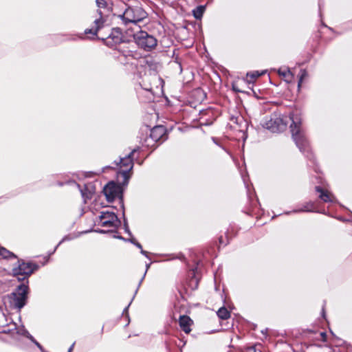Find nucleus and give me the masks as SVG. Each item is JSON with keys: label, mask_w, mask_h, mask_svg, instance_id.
<instances>
[{"label": "nucleus", "mask_w": 352, "mask_h": 352, "mask_svg": "<svg viewBox=\"0 0 352 352\" xmlns=\"http://www.w3.org/2000/svg\"><path fill=\"white\" fill-rule=\"evenodd\" d=\"M28 292V286L25 284H21L17 287L15 292L8 296L13 308L21 310L26 305Z\"/></svg>", "instance_id": "obj_4"}, {"label": "nucleus", "mask_w": 352, "mask_h": 352, "mask_svg": "<svg viewBox=\"0 0 352 352\" xmlns=\"http://www.w3.org/2000/svg\"><path fill=\"white\" fill-rule=\"evenodd\" d=\"M66 240H69V238H68L67 236H65L60 242L59 243L56 245V248H58V246L61 244L63 241H66Z\"/></svg>", "instance_id": "obj_27"}, {"label": "nucleus", "mask_w": 352, "mask_h": 352, "mask_svg": "<svg viewBox=\"0 0 352 352\" xmlns=\"http://www.w3.org/2000/svg\"><path fill=\"white\" fill-rule=\"evenodd\" d=\"M108 40H112L114 43H119L122 41L121 32L119 29L114 30L111 34L108 36ZM110 41H108L109 43Z\"/></svg>", "instance_id": "obj_13"}, {"label": "nucleus", "mask_w": 352, "mask_h": 352, "mask_svg": "<svg viewBox=\"0 0 352 352\" xmlns=\"http://www.w3.org/2000/svg\"><path fill=\"white\" fill-rule=\"evenodd\" d=\"M74 346V343H73L72 344V346L69 347V349H68V352H72V350H73Z\"/></svg>", "instance_id": "obj_32"}, {"label": "nucleus", "mask_w": 352, "mask_h": 352, "mask_svg": "<svg viewBox=\"0 0 352 352\" xmlns=\"http://www.w3.org/2000/svg\"><path fill=\"white\" fill-rule=\"evenodd\" d=\"M80 192H81L82 196L83 197H85V193L82 191V190H80Z\"/></svg>", "instance_id": "obj_33"}, {"label": "nucleus", "mask_w": 352, "mask_h": 352, "mask_svg": "<svg viewBox=\"0 0 352 352\" xmlns=\"http://www.w3.org/2000/svg\"><path fill=\"white\" fill-rule=\"evenodd\" d=\"M131 303V301L129 302V304L128 305V306H127V307H126L124 308V309L123 310V313H122V314H123V315H124V314H126V316L127 317H129V315H128V309H129V307L130 306Z\"/></svg>", "instance_id": "obj_26"}, {"label": "nucleus", "mask_w": 352, "mask_h": 352, "mask_svg": "<svg viewBox=\"0 0 352 352\" xmlns=\"http://www.w3.org/2000/svg\"><path fill=\"white\" fill-rule=\"evenodd\" d=\"M322 314H323V316H324V308L322 309Z\"/></svg>", "instance_id": "obj_35"}, {"label": "nucleus", "mask_w": 352, "mask_h": 352, "mask_svg": "<svg viewBox=\"0 0 352 352\" xmlns=\"http://www.w3.org/2000/svg\"><path fill=\"white\" fill-rule=\"evenodd\" d=\"M254 350L252 349L249 350V352H252Z\"/></svg>", "instance_id": "obj_37"}, {"label": "nucleus", "mask_w": 352, "mask_h": 352, "mask_svg": "<svg viewBox=\"0 0 352 352\" xmlns=\"http://www.w3.org/2000/svg\"><path fill=\"white\" fill-rule=\"evenodd\" d=\"M278 73L280 76L285 77L288 80H291L292 78H293V74L289 68H284V69L280 68L278 70Z\"/></svg>", "instance_id": "obj_18"}, {"label": "nucleus", "mask_w": 352, "mask_h": 352, "mask_svg": "<svg viewBox=\"0 0 352 352\" xmlns=\"http://www.w3.org/2000/svg\"><path fill=\"white\" fill-rule=\"evenodd\" d=\"M103 192L109 202H112L116 198L121 196V188L115 182L108 183L103 188Z\"/></svg>", "instance_id": "obj_8"}, {"label": "nucleus", "mask_w": 352, "mask_h": 352, "mask_svg": "<svg viewBox=\"0 0 352 352\" xmlns=\"http://www.w3.org/2000/svg\"><path fill=\"white\" fill-rule=\"evenodd\" d=\"M165 133L166 130L163 126H156L151 129L150 133V138L154 142H158L160 140L163 141Z\"/></svg>", "instance_id": "obj_10"}, {"label": "nucleus", "mask_w": 352, "mask_h": 352, "mask_svg": "<svg viewBox=\"0 0 352 352\" xmlns=\"http://www.w3.org/2000/svg\"><path fill=\"white\" fill-rule=\"evenodd\" d=\"M25 333H27V338H29L35 345L41 350L42 352L44 351L43 346L34 338V337L29 333L28 331H25Z\"/></svg>", "instance_id": "obj_19"}, {"label": "nucleus", "mask_w": 352, "mask_h": 352, "mask_svg": "<svg viewBox=\"0 0 352 352\" xmlns=\"http://www.w3.org/2000/svg\"><path fill=\"white\" fill-rule=\"evenodd\" d=\"M124 25H130L129 30L140 29L138 23L147 17L146 12L143 9L140 3L126 4L124 12L118 15Z\"/></svg>", "instance_id": "obj_2"}, {"label": "nucleus", "mask_w": 352, "mask_h": 352, "mask_svg": "<svg viewBox=\"0 0 352 352\" xmlns=\"http://www.w3.org/2000/svg\"><path fill=\"white\" fill-rule=\"evenodd\" d=\"M129 241L133 244H135V243L137 242L136 240L133 238L129 239Z\"/></svg>", "instance_id": "obj_31"}, {"label": "nucleus", "mask_w": 352, "mask_h": 352, "mask_svg": "<svg viewBox=\"0 0 352 352\" xmlns=\"http://www.w3.org/2000/svg\"><path fill=\"white\" fill-rule=\"evenodd\" d=\"M262 74H260L258 72H254L252 73H248L247 77H250L251 80H254L259 77Z\"/></svg>", "instance_id": "obj_21"}, {"label": "nucleus", "mask_w": 352, "mask_h": 352, "mask_svg": "<svg viewBox=\"0 0 352 352\" xmlns=\"http://www.w3.org/2000/svg\"><path fill=\"white\" fill-rule=\"evenodd\" d=\"M316 190L320 192L319 197L324 202H333L335 201L334 196L327 190H324L320 186H316Z\"/></svg>", "instance_id": "obj_12"}, {"label": "nucleus", "mask_w": 352, "mask_h": 352, "mask_svg": "<svg viewBox=\"0 0 352 352\" xmlns=\"http://www.w3.org/2000/svg\"><path fill=\"white\" fill-rule=\"evenodd\" d=\"M306 76H307V72L305 69H301L300 72V78H299L298 85V87L300 86L303 78H305Z\"/></svg>", "instance_id": "obj_22"}, {"label": "nucleus", "mask_w": 352, "mask_h": 352, "mask_svg": "<svg viewBox=\"0 0 352 352\" xmlns=\"http://www.w3.org/2000/svg\"><path fill=\"white\" fill-rule=\"evenodd\" d=\"M141 254H142L143 255H144V256H147L148 252H146V251H144V250H143V249H142V250H141Z\"/></svg>", "instance_id": "obj_30"}, {"label": "nucleus", "mask_w": 352, "mask_h": 352, "mask_svg": "<svg viewBox=\"0 0 352 352\" xmlns=\"http://www.w3.org/2000/svg\"><path fill=\"white\" fill-rule=\"evenodd\" d=\"M118 238H119V239H123L122 236H118Z\"/></svg>", "instance_id": "obj_36"}, {"label": "nucleus", "mask_w": 352, "mask_h": 352, "mask_svg": "<svg viewBox=\"0 0 352 352\" xmlns=\"http://www.w3.org/2000/svg\"><path fill=\"white\" fill-rule=\"evenodd\" d=\"M320 336H321V337L322 338V340H325V338H326V333H324V332H322V333H320Z\"/></svg>", "instance_id": "obj_29"}, {"label": "nucleus", "mask_w": 352, "mask_h": 352, "mask_svg": "<svg viewBox=\"0 0 352 352\" xmlns=\"http://www.w3.org/2000/svg\"><path fill=\"white\" fill-rule=\"evenodd\" d=\"M137 148L133 149L127 155L120 159V162H115L116 166L120 165V173L122 175L125 180H128L129 176V173L132 170L133 167V162L132 156L137 151Z\"/></svg>", "instance_id": "obj_7"}, {"label": "nucleus", "mask_w": 352, "mask_h": 352, "mask_svg": "<svg viewBox=\"0 0 352 352\" xmlns=\"http://www.w3.org/2000/svg\"><path fill=\"white\" fill-rule=\"evenodd\" d=\"M0 256H1L3 258H16V256L14 253L10 252L7 249H6L3 247H1V246H0Z\"/></svg>", "instance_id": "obj_16"}, {"label": "nucleus", "mask_w": 352, "mask_h": 352, "mask_svg": "<svg viewBox=\"0 0 352 352\" xmlns=\"http://www.w3.org/2000/svg\"><path fill=\"white\" fill-rule=\"evenodd\" d=\"M124 226L125 231L131 236V233L129 229L128 224H127V222L126 221V220H124Z\"/></svg>", "instance_id": "obj_25"}, {"label": "nucleus", "mask_w": 352, "mask_h": 352, "mask_svg": "<svg viewBox=\"0 0 352 352\" xmlns=\"http://www.w3.org/2000/svg\"><path fill=\"white\" fill-rule=\"evenodd\" d=\"M218 317L223 320H226L230 317L229 311L224 307H221L217 312Z\"/></svg>", "instance_id": "obj_17"}, {"label": "nucleus", "mask_w": 352, "mask_h": 352, "mask_svg": "<svg viewBox=\"0 0 352 352\" xmlns=\"http://www.w3.org/2000/svg\"><path fill=\"white\" fill-rule=\"evenodd\" d=\"M146 271L144 272V275H143L142 278H141V280H140V283H139V284H138V287L140 286V285H141L142 282L143 281V279L144 278V277H145V276H146V272H147L148 269V268H149V267H150V264H146Z\"/></svg>", "instance_id": "obj_23"}, {"label": "nucleus", "mask_w": 352, "mask_h": 352, "mask_svg": "<svg viewBox=\"0 0 352 352\" xmlns=\"http://www.w3.org/2000/svg\"><path fill=\"white\" fill-rule=\"evenodd\" d=\"M206 10L205 6H199L192 10V14L196 19H201Z\"/></svg>", "instance_id": "obj_15"}, {"label": "nucleus", "mask_w": 352, "mask_h": 352, "mask_svg": "<svg viewBox=\"0 0 352 352\" xmlns=\"http://www.w3.org/2000/svg\"><path fill=\"white\" fill-rule=\"evenodd\" d=\"M127 34L129 36L133 38L140 48L144 49L145 51H150L157 45V39L146 32L141 30V29L128 30Z\"/></svg>", "instance_id": "obj_3"}, {"label": "nucleus", "mask_w": 352, "mask_h": 352, "mask_svg": "<svg viewBox=\"0 0 352 352\" xmlns=\"http://www.w3.org/2000/svg\"><path fill=\"white\" fill-rule=\"evenodd\" d=\"M37 269L38 265L36 264L18 260V265L12 269V274L17 277L19 280H23L29 277Z\"/></svg>", "instance_id": "obj_6"}, {"label": "nucleus", "mask_w": 352, "mask_h": 352, "mask_svg": "<svg viewBox=\"0 0 352 352\" xmlns=\"http://www.w3.org/2000/svg\"><path fill=\"white\" fill-rule=\"evenodd\" d=\"M25 331H27V330L23 327L21 329L18 330V333L27 337V333H25Z\"/></svg>", "instance_id": "obj_24"}, {"label": "nucleus", "mask_w": 352, "mask_h": 352, "mask_svg": "<svg viewBox=\"0 0 352 352\" xmlns=\"http://www.w3.org/2000/svg\"><path fill=\"white\" fill-rule=\"evenodd\" d=\"M96 5L99 8H106L107 3L106 0H96Z\"/></svg>", "instance_id": "obj_20"}, {"label": "nucleus", "mask_w": 352, "mask_h": 352, "mask_svg": "<svg viewBox=\"0 0 352 352\" xmlns=\"http://www.w3.org/2000/svg\"><path fill=\"white\" fill-rule=\"evenodd\" d=\"M180 328L186 333H189L191 331L190 327L192 324V320L188 316H181L179 320Z\"/></svg>", "instance_id": "obj_11"}, {"label": "nucleus", "mask_w": 352, "mask_h": 352, "mask_svg": "<svg viewBox=\"0 0 352 352\" xmlns=\"http://www.w3.org/2000/svg\"><path fill=\"white\" fill-rule=\"evenodd\" d=\"M120 224V221L114 212L104 210L100 212L98 225L107 228V231L116 230Z\"/></svg>", "instance_id": "obj_5"}, {"label": "nucleus", "mask_w": 352, "mask_h": 352, "mask_svg": "<svg viewBox=\"0 0 352 352\" xmlns=\"http://www.w3.org/2000/svg\"><path fill=\"white\" fill-rule=\"evenodd\" d=\"M110 168V166H106V167H104V168H103L102 172H104V168Z\"/></svg>", "instance_id": "obj_34"}, {"label": "nucleus", "mask_w": 352, "mask_h": 352, "mask_svg": "<svg viewBox=\"0 0 352 352\" xmlns=\"http://www.w3.org/2000/svg\"><path fill=\"white\" fill-rule=\"evenodd\" d=\"M98 14L99 15V18H96L94 21V25L91 28L86 29L85 30V34H91L93 37L97 35L99 30L103 28L104 23L105 22V19L103 16V12L102 10H98Z\"/></svg>", "instance_id": "obj_9"}, {"label": "nucleus", "mask_w": 352, "mask_h": 352, "mask_svg": "<svg viewBox=\"0 0 352 352\" xmlns=\"http://www.w3.org/2000/svg\"><path fill=\"white\" fill-rule=\"evenodd\" d=\"M314 204L311 201H309V202L305 203L302 206V208L297 209V210H294L293 211V212H309L314 211Z\"/></svg>", "instance_id": "obj_14"}, {"label": "nucleus", "mask_w": 352, "mask_h": 352, "mask_svg": "<svg viewBox=\"0 0 352 352\" xmlns=\"http://www.w3.org/2000/svg\"><path fill=\"white\" fill-rule=\"evenodd\" d=\"M134 245H135L137 248H138L139 249L142 250V245H141L140 243H138V241H137V242H135Z\"/></svg>", "instance_id": "obj_28"}, {"label": "nucleus", "mask_w": 352, "mask_h": 352, "mask_svg": "<svg viewBox=\"0 0 352 352\" xmlns=\"http://www.w3.org/2000/svg\"><path fill=\"white\" fill-rule=\"evenodd\" d=\"M292 120L290 129L292 138L300 151L310 160L314 156L311 152L309 142L301 126V118L298 114L292 113L289 118ZM288 118L278 113H273L265 117L262 121V126L273 133L280 132L286 129Z\"/></svg>", "instance_id": "obj_1"}]
</instances>
